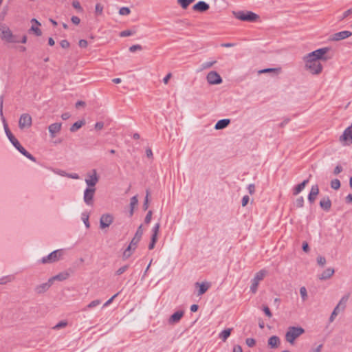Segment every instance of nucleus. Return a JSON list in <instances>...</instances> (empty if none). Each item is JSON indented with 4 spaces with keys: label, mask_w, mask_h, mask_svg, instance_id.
I'll use <instances>...</instances> for the list:
<instances>
[{
    "label": "nucleus",
    "mask_w": 352,
    "mask_h": 352,
    "mask_svg": "<svg viewBox=\"0 0 352 352\" xmlns=\"http://www.w3.org/2000/svg\"><path fill=\"white\" fill-rule=\"evenodd\" d=\"M327 47L316 50L304 56L302 60L305 63V68L313 75H318L322 71V65L320 60H326L324 55L328 52Z\"/></svg>",
    "instance_id": "obj_1"
},
{
    "label": "nucleus",
    "mask_w": 352,
    "mask_h": 352,
    "mask_svg": "<svg viewBox=\"0 0 352 352\" xmlns=\"http://www.w3.org/2000/svg\"><path fill=\"white\" fill-rule=\"evenodd\" d=\"M4 129L6 135L8 136L10 141L14 145V146L24 156L30 160L31 161L35 162L36 158L31 155L29 152H28L19 143V142L15 138V137L12 135L11 131H10L8 124L4 122Z\"/></svg>",
    "instance_id": "obj_2"
},
{
    "label": "nucleus",
    "mask_w": 352,
    "mask_h": 352,
    "mask_svg": "<svg viewBox=\"0 0 352 352\" xmlns=\"http://www.w3.org/2000/svg\"><path fill=\"white\" fill-rule=\"evenodd\" d=\"M305 333L303 328L300 327H289L285 334V340L293 344L296 338Z\"/></svg>",
    "instance_id": "obj_3"
},
{
    "label": "nucleus",
    "mask_w": 352,
    "mask_h": 352,
    "mask_svg": "<svg viewBox=\"0 0 352 352\" xmlns=\"http://www.w3.org/2000/svg\"><path fill=\"white\" fill-rule=\"evenodd\" d=\"M0 38L8 43H19L17 36L14 35L10 29L6 25L0 26Z\"/></svg>",
    "instance_id": "obj_4"
},
{
    "label": "nucleus",
    "mask_w": 352,
    "mask_h": 352,
    "mask_svg": "<svg viewBox=\"0 0 352 352\" xmlns=\"http://www.w3.org/2000/svg\"><path fill=\"white\" fill-rule=\"evenodd\" d=\"M234 16L239 20L248 22L256 21L258 15L250 11H238L233 12Z\"/></svg>",
    "instance_id": "obj_5"
},
{
    "label": "nucleus",
    "mask_w": 352,
    "mask_h": 352,
    "mask_svg": "<svg viewBox=\"0 0 352 352\" xmlns=\"http://www.w3.org/2000/svg\"><path fill=\"white\" fill-rule=\"evenodd\" d=\"M63 255V250H57L51 252L48 256L43 257L41 259V263L43 264L52 263L60 260Z\"/></svg>",
    "instance_id": "obj_6"
},
{
    "label": "nucleus",
    "mask_w": 352,
    "mask_h": 352,
    "mask_svg": "<svg viewBox=\"0 0 352 352\" xmlns=\"http://www.w3.org/2000/svg\"><path fill=\"white\" fill-rule=\"evenodd\" d=\"M266 274V270H261L255 274L254 278L252 280V285L250 287V290L252 293L255 294L256 292L259 282L263 279Z\"/></svg>",
    "instance_id": "obj_7"
},
{
    "label": "nucleus",
    "mask_w": 352,
    "mask_h": 352,
    "mask_svg": "<svg viewBox=\"0 0 352 352\" xmlns=\"http://www.w3.org/2000/svg\"><path fill=\"white\" fill-rule=\"evenodd\" d=\"M99 180V177L97 174V171L96 169L91 170L89 173L87 174V178L85 179V182L89 188H94L96 184L98 183Z\"/></svg>",
    "instance_id": "obj_8"
},
{
    "label": "nucleus",
    "mask_w": 352,
    "mask_h": 352,
    "mask_svg": "<svg viewBox=\"0 0 352 352\" xmlns=\"http://www.w3.org/2000/svg\"><path fill=\"white\" fill-rule=\"evenodd\" d=\"M206 80L210 85H218L222 82L220 75L214 71H211L208 74Z\"/></svg>",
    "instance_id": "obj_9"
},
{
    "label": "nucleus",
    "mask_w": 352,
    "mask_h": 352,
    "mask_svg": "<svg viewBox=\"0 0 352 352\" xmlns=\"http://www.w3.org/2000/svg\"><path fill=\"white\" fill-rule=\"evenodd\" d=\"M113 221V217L112 214L107 213L100 217V228L104 229L108 228Z\"/></svg>",
    "instance_id": "obj_10"
},
{
    "label": "nucleus",
    "mask_w": 352,
    "mask_h": 352,
    "mask_svg": "<svg viewBox=\"0 0 352 352\" xmlns=\"http://www.w3.org/2000/svg\"><path fill=\"white\" fill-rule=\"evenodd\" d=\"M32 125V117L28 113H23L21 116L19 121L20 129L28 128Z\"/></svg>",
    "instance_id": "obj_11"
},
{
    "label": "nucleus",
    "mask_w": 352,
    "mask_h": 352,
    "mask_svg": "<svg viewBox=\"0 0 352 352\" xmlns=\"http://www.w3.org/2000/svg\"><path fill=\"white\" fill-rule=\"evenodd\" d=\"M96 191L95 188H87L84 192V201L87 205H93V199Z\"/></svg>",
    "instance_id": "obj_12"
},
{
    "label": "nucleus",
    "mask_w": 352,
    "mask_h": 352,
    "mask_svg": "<svg viewBox=\"0 0 352 352\" xmlns=\"http://www.w3.org/2000/svg\"><path fill=\"white\" fill-rule=\"evenodd\" d=\"M160 228V223H157L152 229L151 241L148 245L149 250H153L155 247V245L157 241V236L159 234Z\"/></svg>",
    "instance_id": "obj_13"
},
{
    "label": "nucleus",
    "mask_w": 352,
    "mask_h": 352,
    "mask_svg": "<svg viewBox=\"0 0 352 352\" xmlns=\"http://www.w3.org/2000/svg\"><path fill=\"white\" fill-rule=\"evenodd\" d=\"M340 141L346 142V144L352 143V129L350 126L344 130L343 134L340 138Z\"/></svg>",
    "instance_id": "obj_14"
},
{
    "label": "nucleus",
    "mask_w": 352,
    "mask_h": 352,
    "mask_svg": "<svg viewBox=\"0 0 352 352\" xmlns=\"http://www.w3.org/2000/svg\"><path fill=\"white\" fill-rule=\"evenodd\" d=\"M52 284L53 283L50 278L47 282L37 285L34 290L38 294H43L50 288Z\"/></svg>",
    "instance_id": "obj_15"
},
{
    "label": "nucleus",
    "mask_w": 352,
    "mask_h": 352,
    "mask_svg": "<svg viewBox=\"0 0 352 352\" xmlns=\"http://www.w3.org/2000/svg\"><path fill=\"white\" fill-rule=\"evenodd\" d=\"M61 126L62 124L58 122L53 123L48 126V130L52 138H55L56 135L60 131Z\"/></svg>",
    "instance_id": "obj_16"
},
{
    "label": "nucleus",
    "mask_w": 352,
    "mask_h": 352,
    "mask_svg": "<svg viewBox=\"0 0 352 352\" xmlns=\"http://www.w3.org/2000/svg\"><path fill=\"white\" fill-rule=\"evenodd\" d=\"M184 314V311L179 310L175 312L168 319V323L173 324L177 323Z\"/></svg>",
    "instance_id": "obj_17"
},
{
    "label": "nucleus",
    "mask_w": 352,
    "mask_h": 352,
    "mask_svg": "<svg viewBox=\"0 0 352 352\" xmlns=\"http://www.w3.org/2000/svg\"><path fill=\"white\" fill-rule=\"evenodd\" d=\"M318 186L317 184L312 186L309 194L308 195V200L311 204L314 203L316 201V197L318 195Z\"/></svg>",
    "instance_id": "obj_18"
},
{
    "label": "nucleus",
    "mask_w": 352,
    "mask_h": 352,
    "mask_svg": "<svg viewBox=\"0 0 352 352\" xmlns=\"http://www.w3.org/2000/svg\"><path fill=\"white\" fill-rule=\"evenodd\" d=\"M209 8L210 7L208 3L205 1H200L193 6L192 9L195 11L206 12L209 9Z\"/></svg>",
    "instance_id": "obj_19"
},
{
    "label": "nucleus",
    "mask_w": 352,
    "mask_h": 352,
    "mask_svg": "<svg viewBox=\"0 0 352 352\" xmlns=\"http://www.w3.org/2000/svg\"><path fill=\"white\" fill-rule=\"evenodd\" d=\"M352 35V33L349 31H342L338 33H336L333 36V40L334 41H340L344 38H346Z\"/></svg>",
    "instance_id": "obj_20"
},
{
    "label": "nucleus",
    "mask_w": 352,
    "mask_h": 352,
    "mask_svg": "<svg viewBox=\"0 0 352 352\" xmlns=\"http://www.w3.org/2000/svg\"><path fill=\"white\" fill-rule=\"evenodd\" d=\"M334 269L329 267L326 269L321 274L318 276L320 280H327L334 274Z\"/></svg>",
    "instance_id": "obj_21"
},
{
    "label": "nucleus",
    "mask_w": 352,
    "mask_h": 352,
    "mask_svg": "<svg viewBox=\"0 0 352 352\" xmlns=\"http://www.w3.org/2000/svg\"><path fill=\"white\" fill-rule=\"evenodd\" d=\"M69 274L68 272H64L59 273L58 274L51 277L50 280L52 282V283H54V282L55 280H58V281L65 280L69 278Z\"/></svg>",
    "instance_id": "obj_22"
},
{
    "label": "nucleus",
    "mask_w": 352,
    "mask_h": 352,
    "mask_svg": "<svg viewBox=\"0 0 352 352\" xmlns=\"http://www.w3.org/2000/svg\"><path fill=\"white\" fill-rule=\"evenodd\" d=\"M195 286L199 287L197 295L201 296L210 287V284L208 283H199L197 282L195 283Z\"/></svg>",
    "instance_id": "obj_23"
},
{
    "label": "nucleus",
    "mask_w": 352,
    "mask_h": 352,
    "mask_svg": "<svg viewBox=\"0 0 352 352\" xmlns=\"http://www.w3.org/2000/svg\"><path fill=\"white\" fill-rule=\"evenodd\" d=\"M320 206L324 210H329L331 206V201L329 197H324L320 200Z\"/></svg>",
    "instance_id": "obj_24"
},
{
    "label": "nucleus",
    "mask_w": 352,
    "mask_h": 352,
    "mask_svg": "<svg viewBox=\"0 0 352 352\" xmlns=\"http://www.w3.org/2000/svg\"><path fill=\"white\" fill-rule=\"evenodd\" d=\"M280 344V339L276 336H271L268 340V345L271 348H276Z\"/></svg>",
    "instance_id": "obj_25"
},
{
    "label": "nucleus",
    "mask_w": 352,
    "mask_h": 352,
    "mask_svg": "<svg viewBox=\"0 0 352 352\" xmlns=\"http://www.w3.org/2000/svg\"><path fill=\"white\" fill-rule=\"evenodd\" d=\"M230 120L229 119L220 120L216 123L214 128L217 130L223 129L226 128V126H228V125L230 124Z\"/></svg>",
    "instance_id": "obj_26"
},
{
    "label": "nucleus",
    "mask_w": 352,
    "mask_h": 352,
    "mask_svg": "<svg viewBox=\"0 0 352 352\" xmlns=\"http://www.w3.org/2000/svg\"><path fill=\"white\" fill-rule=\"evenodd\" d=\"M349 294L342 296L340 300L339 301L338 304L336 307H338L342 311H343L346 307V305L349 300Z\"/></svg>",
    "instance_id": "obj_27"
},
{
    "label": "nucleus",
    "mask_w": 352,
    "mask_h": 352,
    "mask_svg": "<svg viewBox=\"0 0 352 352\" xmlns=\"http://www.w3.org/2000/svg\"><path fill=\"white\" fill-rule=\"evenodd\" d=\"M309 180L305 179L302 183L298 184L294 188L293 194L294 195H297L298 193H300L306 186V185L308 184Z\"/></svg>",
    "instance_id": "obj_28"
},
{
    "label": "nucleus",
    "mask_w": 352,
    "mask_h": 352,
    "mask_svg": "<svg viewBox=\"0 0 352 352\" xmlns=\"http://www.w3.org/2000/svg\"><path fill=\"white\" fill-rule=\"evenodd\" d=\"M217 63L216 60H211V61H207L205 63H203L200 65V68L199 69L198 72H202L204 70L208 69L213 67Z\"/></svg>",
    "instance_id": "obj_29"
},
{
    "label": "nucleus",
    "mask_w": 352,
    "mask_h": 352,
    "mask_svg": "<svg viewBox=\"0 0 352 352\" xmlns=\"http://www.w3.org/2000/svg\"><path fill=\"white\" fill-rule=\"evenodd\" d=\"M232 329L228 328L222 331L219 335V338L222 340V341L226 342L228 338L230 336Z\"/></svg>",
    "instance_id": "obj_30"
},
{
    "label": "nucleus",
    "mask_w": 352,
    "mask_h": 352,
    "mask_svg": "<svg viewBox=\"0 0 352 352\" xmlns=\"http://www.w3.org/2000/svg\"><path fill=\"white\" fill-rule=\"evenodd\" d=\"M85 124V122L84 120H80V121L76 122L70 127V131H72V132L76 131L80 128H81Z\"/></svg>",
    "instance_id": "obj_31"
},
{
    "label": "nucleus",
    "mask_w": 352,
    "mask_h": 352,
    "mask_svg": "<svg viewBox=\"0 0 352 352\" xmlns=\"http://www.w3.org/2000/svg\"><path fill=\"white\" fill-rule=\"evenodd\" d=\"M100 303H101V300H93L89 304H88L87 305V307H85L82 310L86 311L89 309H92V308L97 307L98 305H100Z\"/></svg>",
    "instance_id": "obj_32"
},
{
    "label": "nucleus",
    "mask_w": 352,
    "mask_h": 352,
    "mask_svg": "<svg viewBox=\"0 0 352 352\" xmlns=\"http://www.w3.org/2000/svg\"><path fill=\"white\" fill-rule=\"evenodd\" d=\"M342 311L337 307H336L333 309V311H332L330 317H329V322H332L334 321L336 317L338 315V314L340 312H341Z\"/></svg>",
    "instance_id": "obj_33"
},
{
    "label": "nucleus",
    "mask_w": 352,
    "mask_h": 352,
    "mask_svg": "<svg viewBox=\"0 0 352 352\" xmlns=\"http://www.w3.org/2000/svg\"><path fill=\"white\" fill-rule=\"evenodd\" d=\"M142 234H143L142 225H140L138 227V230H137V231H136L133 238H135V240L140 241V239H141V238L142 236Z\"/></svg>",
    "instance_id": "obj_34"
},
{
    "label": "nucleus",
    "mask_w": 352,
    "mask_h": 352,
    "mask_svg": "<svg viewBox=\"0 0 352 352\" xmlns=\"http://www.w3.org/2000/svg\"><path fill=\"white\" fill-rule=\"evenodd\" d=\"M300 294L303 302L306 301L308 298L307 292L305 287H302L300 289Z\"/></svg>",
    "instance_id": "obj_35"
},
{
    "label": "nucleus",
    "mask_w": 352,
    "mask_h": 352,
    "mask_svg": "<svg viewBox=\"0 0 352 352\" xmlns=\"http://www.w3.org/2000/svg\"><path fill=\"white\" fill-rule=\"evenodd\" d=\"M14 280V277L12 276H7L0 278V285H4L7 283L11 282Z\"/></svg>",
    "instance_id": "obj_36"
},
{
    "label": "nucleus",
    "mask_w": 352,
    "mask_h": 352,
    "mask_svg": "<svg viewBox=\"0 0 352 352\" xmlns=\"http://www.w3.org/2000/svg\"><path fill=\"white\" fill-rule=\"evenodd\" d=\"M331 187L333 189L338 190L340 187V182L338 179H335L331 182Z\"/></svg>",
    "instance_id": "obj_37"
},
{
    "label": "nucleus",
    "mask_w": 352,
    "mask_h": 352,
    "mask_svg": "<svg viewBox=\"0 0 352 352\" xmlns=\"http://www.w3.org/2000/svg\"><path fill=\"white\" fill-rule=\"evenodd\" d=\"M133 251V250H131L130 247H127V248L123 252V258L124 259L129 258L131 256Z\"/></svg>",
    "instance_id": "obj_38"
},
{
    "label": "nucleus",
    "mask_w": 352,
    "mask_h": 352,
    "mask_svg": "<svg viewBox=\"0 0 352 352\" xmlns=\"http://www.w3.org/2000/svg\"><path fill=\"white\" fill-rule=\"evenodd\" d=\"M67 325V322L65 320H62L59 322L58 324H56L54 327L53 329H60L61 328H64Z\"/></svg>",
    "instance_id": "obj_39"
},
{
    "label": "nucleus",
    "mask_w": 352,
    "mask_h": 352,
    "mask_svg": "<svg viewBox=\"0 0 352 352\" xmlns=\"http://www.w3.org/2000/svg\"><path fill=\"white\" fill-rule=\"evenodd\" d=\"M82 219L86 226L87 228L90 227L89 221V215L86 213L82 214Z\"/></svg>",
    "instance_id": "obj_40"
},
{
    "label": "nucleus",
    "mask_w": 352,
    "mask_h": 352,
    "mask_svg": "<svg viewBox=\"0 0 352 352\" xmlns=\"http://www.w3.org/2000/svg\"><path fill=\"white\" fill-rule=\"evenodd\" d=\"M280 72V68H267L261 70L260 73H269V72H276L279 73Z\"/></svg>",
    "instance_id": "obj_41"
},
{
    "label": "nucleus",
    "mask_w": 352,
    "mask_h": 352,
    "mask_svg": "<svg viewBox=\"0 0 352 352\" xmlns=\"http://www.w3.org/2000/svg\"><path fill=\"white\" fill-rule=\"evenodd\" d=\"M95 11L97 14L101 15L103 12V6L100 3H96V8H95Z\"/></svg>",
    "instance_id": "obj_42"
},
{
    "label": "nucleus",
    "mask_w": 352,
    "mask_h": 352,
    "mask_svg": "<svg viewBox=\"0 0 352 352\" xmlns=\"http://www.w3.org/2000/svg\"><path fill=\"white\" fill-rule=\"evenodd\" d=\"M131 12L130 9L128 7H122L119 10V14L120 15H128Z\"/></svg>",
    "instance_id": "obj_43"
},
{
    "label": "nucleus",
    "mask_w": 352,
    "mask_h": 352,
    "mask_svg": "<svg viewBox=\"0 0 352 352\" xmlns=\"http://www.w3.org/2000/svg\"><path fill=\"white\" fill-rule=\"evenodd\" d=\"M138 198L136 196H133L131 199L130 206L131 207V214H133V209L138 204Z\"/></svg>",
    "instance_id": "obj_44"
},
{
    "label": "nucleus",
    "mask_w": 352,
    "mask_h": 352,
    "mask_svg": "<svg viewBox=\"0 0 352 352\" xmlns=\"http://www.w3.org/2000/svg\"><path fill=\"white\" fill-rule=\"evenodd\" d=\"M139 241L138 240H135V238H133L128 247H130L131 250H135Z\"/></svg>",
    "instance_id": "obj_45"
},
{
    "label": "nucleus",
    "mask_w": 352,
    "mask_h": 352,
    "mask_svg": "<svg viewBox=\"0 0 352 352\" xmlns=\"http://www.w3.org/2000/svg\"><path fill=\"white\" fill-rule=\"evenodd\" d=\"M296 206L298 208H302L304 205V199L302 197H298L296 201Z\"/></svg>",
    "instance_id": "obj_46"
},
{
    "label": "nucleus",
    "mask_w": 352,
    "mask_h": 352,
    "mask_svg": "<svg viewBox=\"0 0 352 352\" xmlns=\"http://www.w3.org/2000/svg\"><path fill=\"white\" fill-rule=\"evenodd\" d=\"M129 268V265H126L121 267H120L116 272L117 275H121L124 272H125Z\"/></svg>",
    "instance_id": "obj_47"
},
{
    "label": "nucleus",
    "mask_w": 352,
    "mask_h": 352,
    "mask_svg": "<svg viewBox=\"0 0 352 352\" xmlns=\"http://www.w3.org/2000/svg\"><path fill=\"white\" fill-rule=\"evenodd\" d=\"M177 2L184 9H186L190 5L188 0H177Z\"/></svg>",
    "instance_id": "obj_48"
},
{
    "label": "nucleus",
    "mask_w": 352,
    "mask_h": 352,
    "mask_svg": "<svg viewBox=\"0 0 352 352\" xmlns=\"http://www.w3.org/2000/svg\"><path fill=\"white\" fill-rule=\"evenodd\" d=\"M72 6H73L75 9H76V10H79V11H82V7H81V6H80V2H79L78 1H77V0H75V1H74L72 2Z\"/></svg>",
    "instance_id": "obj_49"
},
{
    "label": "nucleus",
    "mask_w": 352,
    "mask_h": 352,
    "mask_svg": "<svg viewBox=\"0 0 352 352\" xmlns=\"http://www.w3.org/2000/svg\"><path fill=\"white\" fill-rule=\"evenodd\" d=\"M317 263L320 266H324L326 263V259L324 256H320L317 258Z\"/></svg>",
    "instance_id": "obj_50"
},
{
    "label": "nucleus",
    "mask_w": 352,
    "mask_h": 352,
    "mask_svg": "<svg viewBox=\"0 0 352 352\" xmlns=\"http://www.w3.org/2000/svg\"><path fill=\"white\" fill-rule=\"evenodd\" d=\"M245 342L246 344L250 347H253L256 344V341L253 338H247Z\"/></svg>",
    "instance_id": "obj_51"
},
{
    "label": "nucleus",
    "mask_w": 352,
    "mask_h": 352,
    "mask_svg": "<svg viewBox=\"0 0 352 352\" xmlns=\"http://www.w3.org/2000/svg\"><path fill=\"white\" fill-rule=\"evenodd\" d=\"M142 49L140 45H133L129 47V51L131 52H135L137 50H141Z\"/></svg>",
    "instance_id": "obj_52"
},
{
    "label": "nucleus",
    "mask_w": 352,
    "mask_h": 352,
    "mask_svg": "<svg viewBox=\"0 0 352 352\" xmlns=\"http://www.w3.org/2000/svg\"><path fill=\"white\" fill-rule=\"evenodd\" d=\"M152 214H153V213H152V211H151V210H149V211L147 212V214H146V217H145V219H144V222H145L146 223H147V224H148V223H149L151 222V218H152Z\"/></svg>",
    "instance_id": "obj_53"
},
{
    "label": "nucleus",
    "mask_w": 352,
    "mask_h": 352,
    "mask_svg": "<svg viewBox=\"0 0 352 352\" xmlns=\"http://www.w3.org/2000/svg\"><path fill=\"white\" fill-rule=\"evenodd\" d=\"M263 310L265 313V314L268 317L271 318L272 316V314L271 311L270 310L269 307L267 306H263Z\"/></svg>",
    "instance_id": "obj_54"
},
{
    "label": "nucleus",
    "mask_w": 352,
    "mask_h": 352,
    "mask_svg": "<svg viewBox=\"0 0 352 352\" xmlns=\"http://www.w3.org/2000/svg\"><path fill=\"white\" fill-rule=\"evenodd\" d=\"M352 14V8H350L347 10H346L343 14H342V18L340 19V20H343L344 19L348 17L350 14Z\"/></svg>",
    "instance_id": "obj_55"
},
{
    "label": "nucleus",
    "mask_w": 352,
    "mask_h": 352,
    "mask_svg": "<svg viewBox=\"0 0 352 352\" xmlns=\"http://www.w3.org/2000/svg\"><path fill=\"white\" fill-rule=\"evenodd\" d=\"M31 30L33 31L37 36H41L42 32L38 27L32 26Z\"/></svg>",
    "instance_id": "obj_56"
},
{
    "label": "nucleus",
    "mask_w": 352,
    "mask_h": 352,
    "mask_svg": "<svg viewBox=\"0 0 352 352\" xmlns=\"http://www.w3.org/2000/svg\"><path fill=\"white\" fill-rule=\"evenodd\" d=\"M132 32L131 30H124L120 32V36L122 37L129 36L132 35Z\"/></svg>",
    "instance_id": "obj_57"
},
{
    "label": "nucleus",
    "mask_w": 352,
    "mask_h": 352,
    "mask_svg": "<svg viewBox=\"0 0 352 352\" xmlns=\"http://www.w3.org/2000/svg\"><path fill=\"white\" fill-rule=\"evenodd\" d=\"M71 21L75 25H78L80 22V18L76 16H73L71 19Z\"/></svg>",
    "instance_id": "obj_58"
},
{
    "label": "nucleus",
    "mask_w": 352,
    "mask_h": 352,
    "mask_svg": "<svg viewBox=\"0 0 352 352\" xmlns=\"http://www.w3.org/2000/svg\"><path fill=\"white\" fill-rule=\"evenodd\" d=\"M248 190L250 194L252 195L255 192V186L253 184H251L248 186Z\"/></svg>",
    "instance_id": "obj_59"
},
{
    "label": "nucleus",
    "mask_w": 352,
    "mask_h": 352,
    "mask_svg": "<svg viewBox=\"0 0 352 352\" xmlns=\"http://www.w3.org/2000/svg\"><path fill=\"white\" fill-rule=\"evenodd\" d=\"M87 41L85 39H81L79 41L78 45L80 47H86L87 46Z\"/></svg>",
    "instance_id": "obj_60"
},
{
    "label": "nucleus",
    "mask_w": 352,
    "mask_h": 352,
    "mask_svg": "<svg viewBox=\"0 0 352 352\" xmlns=\"http://www.w3.org/2000/svg\"><path fill=\"white\" fill-rule=\"evenodd\" d=\"M60 44L63 48H68L69 47V43L67 40L61 41Z\"/></svg>",
    "instance_id": "obj_61"
},
{
    "label": "nucleus",
    "mask_w": 352,
    "mask_h": 352,
    "mask_svg": "<svg viewBox=\"0 0 352 352\" xmlns=\"http://www.w3.org/2000/svg\"><path fill=\"white\" fill-rule=\"evenodd\" d=\"M249 200H250V198L248 195L244 196L242 199V202H241L242 206L243 207L245 206L248 204Z\"/></svg>",
    "instance_id": "obj_62"
},
{
    "label": "nucleus",
    "mask_w": 352,
    "mask_h": 352,
    "mask_svg": "<svg viewBox=\"0 0 352 352\" xmlns=\"http://www.w3.org/2000/svg\"><path fill=\"white\" fill-rule=\"evenodd\" d=\"M104 126V123L102 122H98L95 124V129L96 130H101Z\"/></svg>",
    "instance_id": "obj_63"
},
{
    "label": "nucleus",
    "mask_w": 352,
    "mask_h": 352,
    "mask_svg": "<svg viewBox=\"0 0 352 352\" xmlns=\"http://www.w3.org/2000/svg\"><path fill=\"white\" fill-rule=\"evenodd\" d=\"M172 77V74L171 73H168L164 78H163V82L164 84H168V81L170 80V78Z\"/></svg>",
    "instance_id": "obj_64"
}]
</instances>
